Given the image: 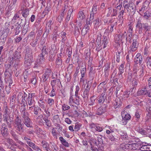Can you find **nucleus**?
<instances>
[{
  "mask_svg": "<svg viewBox=\"0 0 151 151\" xmlns=\"http://www.w3.org/2000/svg\"><path fill=\"white\" fill-rule=\"evenodd\" d=\"M141 141L138 138H133L129 140L128 143L122 144L120 146L117 151H125L124 149L136 150L140 148Z\"/></svg>",
  "mask_w": 151,
  "mask_h": 151,
  "instance_id": "obj_1",
  "label": "nucleus"
},
{
  "mask_svg": "<svg viewBox=\"0 0 151 151\" xmlns=\"http://www.w3.org/2000/svg\"><path fill=\"white\" fill-rule=\"evenodd\" d=\"M22 117L24 119L23 122L26 126L28 127H32V123L29 117L28 113L26 111L24 112Z\"/></svg>",
  "mask_w": 151,
  "mask_h": 151,
  "instance_id": "obj_2",
  "label": "nucleus"
},
{
  "mask_svg": "<svg viewBox=\"0 0 151 151\" xmlns=\"http://www.w3.org/2000/svg\"><path fill=\"white\" fill-rule=\"evenodd\" d=\"M25 59V61L24 63L25 66L26 67L30 66L33 61L32 53L30 50L29 54L27 53L26 55Z\"/></svg>",
  "mask_w": 151,
  "mask_h": 151,
  "instance_id": "obj_3",
  "label": "nucleus"
},
{
  "mask_svg": "<svg viewBox=\"0 0 151 151\" xmlns=\"http://www.w3.org/2000/svg\"><path fill=\"white\" fill-rule=\"evenodd\" d=\"M79 97L78 96H74L70 95L69 100V103L70 105H71L73 103L77 105L79 104Z\"/></svg>",
  "mask_w": 151,
  "mask_h": 151,
  "instance_id": "obj_4",
  "label": "nucleus"
},
{
  "mask_svg": "<svg viewBox=\"0 0 151 151\" xmlns=\"http://www.w3.org/2000/svg\"><path fill=\"white\" fill-rule=\"evenodd\" d=\"M122 119L120 123L122 125H126L127 122V121L130 119V115L127 112L125 111H122L121 113Z\"/></svg>",
  "mask_w": 151,
  "mask_h": 151,
  "instance_id": "obj_5",
  "label": "nucleus"
},
{
  "mask_svg": "<svg viewBox=\"0 0 151 151\" xmlns=\"http://www.w3.org/2000/svg\"><path fill=\"white\" fill-rule=\"evenodd\" d=\"M138 95H145L149 97H151V90L147 91L145 88H144L139 90L137 92Z\"/></svg>",
  "mask_w": 151,
  "mask_h": 151,
  "instance_id": "obj_6",
  "label": "nucleus"
},
{
  "mask_svg": "<svg viewBox=\"0 0 151 151\" xmlns=\"http://www.w3.org/2000/svg\"><path fill=\"white\" fill-rule=\"evenodd\" d=\"M140 150L143 151L151 150V146L148 145L147 143L142 142L141 141Z\"/></svg>",
  "mask_w": 151,
  "mask_h": 151,
  "instance_id": "obj_7",
  "label": "nucleus"
},
{
  "mask_svg": "<svg viewBox=\"0 0 151 151\" xmlns=\"http://www.w3.org/2000/svg\"><path fill=\"white\" fill-rule=\"evenodd\" d=\"M44 56L42 54H40L37 60V61L35 63L34 68H36L40 66L44 62Z\"/></svg>",
  "mask_w": 151,
  "mask_h": 151,
  "instance_id": "obj_8",
  "label": "nucleus"
},
{
  "mask_svg": "<svg viewBox=\"0 0 151 151\" xmlns=\"http://www.w3.org/2000/svg\"><path fill=\"white\" fill-rule=\"evenodd\" d=\"M91 24L89 23V22H86L82 30V33L83 35H85L88 32L90 29Z\"/></svg>",
  "mask_w": 151,
  "mask_h": 151,
  "instance_id": "obj_9",
  "label": "nucleus"
},
{
  "mask_svg": "<svg viewBox=\"0 0 151 151\" xmlns=\"http://www.w3.org/2000/svg\"><path fill=\"white\" fill-rule=\"evenodd\" d=\"M15 126L17 128V130L21 131L22 130V125L21 124V120L19 119H17L15 122Z\"/></svg>",
  "mask_w": 151,
  "mask_h": 151,
  "instance_id": "obj_10",
  "label": "nucleus"
},
{
  "mask_svg": "<svg viewBox=\"0 0 151 151\" xmlns=\"http://www.w3.org/2000/svg\"><path fill=\"white\" fill-rule=\"evenodd\" d=\"M27 5L23 4V6L21 7V10L22 11V14L24 17H26L29 13V10L26 8Z\"/></svg>",
  "mask_w": 151,
  "mask_h": 151,
  "instance_id": "obj_11",
  "label": "nucleus"
},
{
  "mask_svg": "<svg viewBox=\"0 0 151 151\" xmlns=\"http://www.w3.org/2000/svg\"><path fill=\"white\" fill-rule=\"evenodd\" d=\"M32 94H29L26 102L29 106H31L34 103L35 101L32 99Z\"/></svg>",
  "mask_w": 151,
  "mask_h": 151,
  "instance_id": "obj_12",
  "label": "nucleus"
},
{
  "mask_svg": "<svg viewBox=\"0 0 151 151\" xmlns=\"http://www.w3.org/2000/svg\"><path fill=\"white\" fill-rule=\"evenodd\" d=\"M147 110L148 112L147 116L151 118V101L149 100L147 102Z\"/></svg>",
  "mask_w": 151,
  "mask_h": 151,
  "instance_id": "obj_13",
  "label": "nucleus"
},
{
  "mask_svg": "<svg viewBox=\"0 0 151 151\" xmlns=\"http://www.w3.org/2000/svg\"><path fill=\"white\" fill-rule=\"evenodd\" d=\"M94 24V28L96 29H98L99 27L102 24V22L101 19L98 18L95 21Z\"/></svg>",
  "mask_w": 151,
  "mask_h": 151,
  "instance_id": "obj_14",
  "label": "nucleus"
},
{
  "mask_svg": "<svg viewBox=\"0 0 151 151\" xmlns=\"http://www.w3.org/2000/svg\"><path fill=\"white\" fill-rule=\"evenodd\" d=\"M51 73V71L49 69L46 70L45 73L42 76V78L44 81H45L49 77Z\"/></svg>",
  "mask_w": 151,
  "mask_h": 151,
  "instance_id": "obj_15",
  "label": "nucleus"
},
{
  "mask_svg": "<svg viewBox=\"0 0 151 151\" xmlns=\"http://www.w3.org/2000/svg\"><path fill=\"white\" fill-rule=\"evenodd\" d=\"M1 133L3 136L7 134L8 133L6 125L4 124H2V128L1 129Z\"/></svg>",
  "mask_w": 151,
  "mask_h": 151,
  "instance_id": "obj_16",
  "label": "nucleus"
},
{
  "mask_svg": "<svg viewBox=\"0 0 151 151\" xmlns=\"http://www.w3.org/2000/svg\"><path fill=\"white\" fill-rule=\"evenodd\" d=\"M68 8V9L67 11L68 12L66 18V19L67 21H69L70 20L71 14L73 11V9L71 6H69Z\"/></svg>",
  "mask_w": 151,
  "mask_h": 151,
  "instance_id": "obj_17",
  "label": "nucleus"
},
{
  "mask_svg": "<svg viewBox=\"0 0 151 151\" xmlns=\"http://www.w3.org/2000/svg\"><path fill=\"white\" fill-rule=\"evenodd\" d=\"M138 47L137 42L136 40H134L130 46V50L132 51H135Z\"/></svg>",
  "mask_w": 151,
  "mask_h": 151,
  "instance_id": "obj_18",
  "label": "nucleus"
},
{
  "mask_svg": "<svg viewBox=\"0 0 151 151\" xmlns=\"http://www.w3.org/2000/svg\"><path fill=\"white\" fill-rule=\"evenodd\" d=\"M59 140L60 141L61 143L65 147H68L69 146V145L68 143L62 137H60L59 138Z\"/></svg>",
  "mask_w": 151,
  "mask_h": 151,
  "instance_id": "obj_19",
  "label": "nucleus"
},
{
  "mask_svg": "<svg viewBox=\"0 0 151 151\" xmlns=\"http://www.w3.org/2000/svg\"><path fill=\"white\" fill-rule=\"evenodd\" d=\"M106 109L105 107H101L97 109L96 112V114L99 115H101L103 113L105 112Z\"/></svg>",
  "mask_w": 151,
  "mask_h": 151,
  "instance_id": "obj_20",
  "label": "nucleus"
},
{
  "mask_svg": "<svg viewBox=\"0 0 151 151\" xmlns=\"http://www.w3.org/2000/svg\"><path fill=\"white\" fill-rule=\"evenodd\" d=\"M136 7L135 5L131 3L130 4L129 6L127 8V11L130 12H134L136 10Z\"/></svg>",
  "mask_w": 151,
  "mask_h": 151,
  "instance_id": "obj_21",
  "label": "nucleus"
},
{
  "mask_svg": "<svg viewBox=\"0 0 151 151\" xmlns=\"http://www.w3.org/2000/svg\"><path fill=\"white\" fill-rule=\"evenodd\" d=\"M118 132L123 139H125L127 138V134L125 132L119 130Z\"/></svg>",
  "mask_w": 151,
  "mask_h": 151,
  "instance_id": "obj_22",
  "label": "nucleus"
},
{
  "mask_svg": "<svg viewBox=\"0 0 151 151\" xmlns=\"http://www.w3.org/2000/svg\"><path fill=\"white\" fill-rule=\"evenodd\" d=\"M69 6L65 5V6L64 8L62 10L60 14V15L62 17H64L65 14V13L66 11H67L68 9Z\"/></svg>",
  "mask_w": 151,
  "mask_h": 151,
  "instance_id": "obj_23",
  "label": "nucleus"
},
{
  "mask_svg": "<svg viewBox=\"0 0 151 151\" xmlns=\"http://www.w3.org/2000/svg\"><path fill=\"white\" fill-rule=\"evenodd\" d=\"M104 95L105 94L104 93H102L99 96L98 100V102L99 103H103L104 102L105 99Z\"/></svg>",
  "mask_w": 151,
  "mask_h": 151,
  "instance_id": "obj_24",
  "label": "nucleus"
},
{
  "mask_svg": "<svg viewBox=\"0 0 151 151\" xmlns=\"http://www.w3.org/2000/svg\"><path fill=\"white\" fill-rule=\"evenodd\" d=\"M78 17L80 19L82 20L85 18V15L82 11H80L79 12Z\"/></svg>",
  "mask_w": 151,
  "mask_h": 151,
  "instance_id": "obj_25",
  "label": "nucleus"
},
{
  "mask_svg": "<svg viewBox=\"0 0 151 151\" xmlns=\"http://www.w3.org/2000/svg\"><path fill=\"white\" fill-rule=\"evenodd\" d=\"M130 93V92L129 91H126L124 92L123 95V98L125 99L129 97V95Z\"/></svg>",
  "mask_w": 151,
  "mask_h": 151,
  "instance_id": "obj_26",
  "label": "nucleus"
},
{
  "mask_svg": "<svg viewBox=\"0 0 151 151\" xmlns=\"http://www.w3.org/2000/svg\"><path fill=\"white\" fill-rule=\"evenodd\" d=\"M136 27L139 30V34L141 33L142 30V24L139 22H138L136 25Z\"/></svg>",
  "mask_w": 151,
  "mask_h": 151,
  "instance_id": "obj_27",
  "label": "nucleus"
},
{
  "mask_svg": "<svg viewBox=\"0 0 151 151\" xmlns=\"http://www.w3.org/2000/svg\"><path fill=\"white\" fill-rule=\"evenodd\" d=\"M122 40V36L120 35H118L115 37V41L116 43H118Z\"/></svg>",
  "mask_w": 151,
  "mask_h": 151,
  "instance_id": "obj_28",
  "label": "nucleus"
},
{
  "mask_svg": "<svg viewBox=\"0 0 151 151\" xmlns=\"http://www.w3.org/2000/svg\"><path fill=\"white\" fill-rule=\"evenodd\" d=\"M6 82L7 83H9V86H11L12 83V75L11 74H10V75L9 76V78L7 79V81Z\"/></svg>",
  "mask_w": 151,
  "mask_h": 151,
  "instance_id": "obj_29",
  "label": "nucleus"
},
{
  "mask_svg": "<svg viewBox=\"0 0 151 151\" xmlns=\"http://www.w3.org/2000/svg\"><path fill=\"white\" fill-rule=\"evenodd\" d=\"M146 61L148 67H151V58L147 57L146 59Z\"/></svg>",
  "mask_w": 151,
  "mask_h": 151,
  "instance_id": "obj_30",
  "label": "nucleus"
},
{
  "mask_svg": "<svg viewBox=\"0 0 151 151\" xmlns=\"http://www.w3.org/2000/svg\"><path fill=\"white\" fill-rule=\"evenodd\" d=\"M60 36L62 37V41L63 42H64L65 41L66 38L65 37L66 33L64 32H62L60 34Z\"/></svg>",
  "mask_w": 151,
  "mask_h": 151,
  "instance_id": "obj_31",
  "label": "nucleus"
},
{
  "mask_svg": "<svg viewBox=\"0 0 151 151\" xmlns=\"http://www.w3.org/2000/svg\"><path fill=\"white\" fill-rule=\"evenodd\" d=\"M9 111L8 109L6 108L5 109V110L4 112V119H6V121L7 120H6L8 116L9 115Z\"/></svg>",
  "mask_w": 151,
  "mask_h": 151,
  "instance_id": "obj_32",
  "label": "nucleus"
},
{
  "mask_svg": "<svg viewBox=\"0 0 151 151\" xmlns=\"http://www.w3.org/2000/svg\"><path fill=\"white\" fill-rule=\"evenodd\" d=\"M86 69L85 68H83L81 69V72L82 78H83L85 76L86 73Z\"/></svg>",
  "mask_w": 151,
  "mask_h": 151,
  "instance_id": "obj_33",
  "label": "nucleus"
},
{
  "mask_svg": "<svg viewBox=\"0 0 151 151\" xmlns=\"http://www.w3.org/2000/svg\"><path fill=\"white\" fill-rule=\"evenodd\" d=\"M142 60V57H141L140 58H135L134 59V62L136 64L138 63H140L141 64Z\"/></svg>",
  "mask_w": 151,
  "mask_h": 151,
  "instance_id": "obj_34",
  "label": "nucleus"
},
{
  "mask_svg": "<svg viewBox=\"0 0 151 151\" xmlns=\"http://www.w3.org/2000/svg\"><path fill=\"white\" fill-rule=\"evenodd\" d=\"M124 11L123 9L119 13V15L118 16L120 20H122L123 18V15L124 14Z\"/></svg>",
  "mask_w": 151,
  "mask_h": 151,
  "instance_id": "obj_35",
  "label": "nucleus"
},
{
  "mask_svg": "<svg viewBox=\"0 0 151 151\" xmlns=\"http://www.w3.org/2000/svg\"><path fill=\"white\" fill-rule=\"evenodd\" d=\"M93 15H92V14H91L90 15V17L89 19H88L86 21V22H89V23L91 24L92 21L93 20Z\"/></svg>",
  "mask_w": 151,
  "mask_h": 151,
  "instance_id": "obj_36",
  "label": "nucleus"
},
{
  "mask_svg": "<svg viewBox=\"0 0 151 151\" xmlns=\"http://www.w3.org/2000/svg\"><path fill=\"white\" fill-rule=\"evenodd\" d=\"M129 4L127 0H125L124 1V6L125 9H127L130 5Z\"/></svg>",
  "mask_w": 151,
  "mask_h": 151,
  "instance_id": "obj_37",
  "label": "nucleus"
},
{
  "mask_svg": "<svg viewBox=\"0 0 151 151\" xmlns=\"http://www.w3.org/2000/svg\"><path fill=\"white\" fill-rule=\"evenodd\" d=\"M124 65L122 64L119 67V73L120 74H122L124 72Z\"/></svg>",
  "mask_w": 151,
  "mask_h": 151,
  "instance_id": "obj_38",
  "label": "nucleus"
},
{
  "mask_svg": "<svg viewBox=\"0 0 151 151\" xmlns=\"http://www.w3.org/2000/svg\"><path fill=\"white\" fill-rule=\"evenodd\" d=\"M47 102L50 106H51L54 104V100L52 99L49 98L48 99Z\"/></svg>",
  "mask_w": 151,
  "mask_h": 151,
  "instance_id": "obj_39",
  "label": "nucleus"
},
{
  "mask_svg": "<svg viewBox=\"0 0 151 151\" xmlns=\"http://www.w3.org/2000/svg\"><path fill=\"white\" fill-rule=\"evenodd\" d=\"M106 128H108L110 130V131L112 132V133L114 132V130H115L116 129L114 127V126H108L106 127Z\"/></svg>",
  "mask_w": 151,
  "mask_h": 151,
  "instance_id": "obj_40",
  "label": "nucleus"
},
{
  "mask_svg": "<svg viewBox=\"0 0 151 151\" xmlns=\"http://www.w3.org/2000/svg\"><path fill=\"white\" fill-rule=\"evenodd\" d=\"M44 119L45 121V123L47 126L49 127H50V121H49L47 118H44Z\"/></svg>",
  "mask_w": 151,
  "mask_h": 151,
  "instance_id": "obj_41",
  "label": "nucleus"
},
{
  "mask_svg": "<svg viewBox=\"0 0 151 151\" xmlns=\"http://www.w3.org/2000/svg\"><path fill=\"white\" fill-rule=\"evenodd\" d=\"M94 96H93L91 97L90 98L91 101L90 102V104L91 105H92L95 103V98H94Z\"/></svg>",
  "mask_w": 151,
  "mask_h": 151,
  "instance_id": "obj_42",
  "label": "nucleus"
},
{
  "mask_svg": "<svg viewBox=\"0 0 151 151\" xmlns=\"http://www.w3.org/2000/svg\"><path fill=\"white\" fill-rule=\"evenodd\" d=\"M70 108L69 106L67 105L64 104L62 106V109L64 111H66L68 110Z\"/></svg>",
  "mask_w": 151,
  "mask_h": 151,
  "instance_id": "obj_43",
  "label": "nucleus"
},
{
  "mask_svg": "<svg viewBox=\"0 0 151 151\" xmlns=\"http://www.w3.org/2000/svg\"><path fill=\"white\" fill-rule=\"evenodd\" d=\"M59 120V118L58 115H55L53 117V120L54 122L56 123L58 122Z\"/></svg>",
  "mask_w": 151,
  "mask_h": 151,
  "instance_id": "obj_44",
  "label": "nucleus"
},
{
  "mask_svg": "<svg viewBox=\"0 0 151 151\" xmlns=\"http://www.w3.org/2000/svg\"><path fill=\"white\" fill-rule=\"evenodd\" d=\"M14 57L15 58V59H19L20 58L21 55L20 53L19 52H16L14 55Z\"/></svg>",
  "mask_w": 151,
  "mask_h": 151,
  "instance_id": "obj_45",
  "label": "nucleus"
},
{
  "mask_svg": "<svg viewBox=\"0 0 151 151\" xmlns=\"http://www.w3.org/2000/svg\"><path fill=\"white\" fill-rule=\"evenodd\" d=\"M120 52H117L116 53V60L117 62H119L120 60Z\"/></svg>",
  "mask_w": 151,
  "mask_h": 151,
  "instance_id": "obj_46",
  "label": "nucleus"
},
{
  "mask_svg": "<svg viewBox=\"0 0 151 151\" xmlns=\"http://www.w3.org/2000/svg\"><path fill=\"white\" fill-rule=\"evenodd\" d=\"M80 90V88L78 85L76 86L75 96H78V92Z\"/></svg>",
  "mask_w": 151,
  "mask_h": 151,
  "instance_id": "obj_47",
  "label": "nucleus"
},
{
  "mask_svg": "<svg viewBox=\"0 0 151 151\" xmlns=\"http://www.w3.org/2000/svg\"><path fill=\"white\" fill-rule=\"evenodd\" d=\"M81 126V125L80 124H76L74 127V129L76 131H78L80 129Z\"/></svg>",
  "mask_w": 151,
  "mask_h": 151,
  "instance_id": "obj_48",
  "label": "nucleus"
},
{
  "mask_svg": "<svg viewBox=\"0 0 151 151\" xmlns=\"http://www.w3.org/2000/svg\"><path fill=\"white\" fill-rule=\"evenodd\" d=\"M56 63L58 65H60L62 64V61L60 58H58L56 60Z\"/></svg>",
  "mask_w": 151,
  "mask_h": 151,
  "instance_id": "obj_49",
  "label": "nucleus"
},
{
  "mask_svg": "<svg viewBox=\"0 0 151 151\" xmlns=\"http://www.w3.org/2000/svg\"><path fill=\"white\" fill-rule=\"evenodd\" d=\"M109 11H108V13L107 14V16L108 17L110 16V15L111 16V14L112 13V8H108Z\"/></svg>",
  "mask_w": 151,
  "mask_h": 151,
  "instance_id": "obj_50",
  "label": "nucleus"
},
{
  "mask_svg": "<svg viewBox=\"0 0 151 151\" xmlns=\"http://www.w3.org/2000/svg\"><path fill=\"white\" fill-rule=\"evenodd\" d=\"M56 83V80L55 79L53 80H52L51 82V84L52 86V88H54V86H55Z\"/></svg>",
  "mask_w": 151,
  "mask_h": 151,
  "instance_id": "obj_51",
  "label": "nucleus"
},
{
  "mask_svg": "<svg viewBox=\"0 0 151 151\" xmlns=\"http://www.w3.org/2000/svg\"><path fill=\"white\" fill-rule=\"evenodd\" d=\"M95 129L99 132L102 131L103 129L102 127L99 126H96Z\"/></svg>",
  "mask_w": 151,
  "mask_h": 151,
  "instance_id": "obj_52",
  "label": "nucleus"
},
{
  "mask_svg": "<svg viewBox=\"0 0 151 151\" xmlns=\"http://www.w3.org/2000/svg\"><path fill=\"white\" fill-rule=\"evenodd\" d=\"M55 95V92L54 88H52V90L50 93V95L51 96H54Z\"/></svg>",
  "mask_w": 151,
  "mask_h": 151,
  "instance_id": "obj_53",
  "label": "nucleus"
},
{
  "mask_svg": "<svg viewBox=\"0 0 151 151\" xmlns=\"http://www.w3.org/2000/svg\"><path fill=\"white\" fill-rule=\"evenodd\" d=\"M65 122L67 124H70L72 123V121L68 118H66L65 120Z\"/></svg>",
  "mask_w": 151,
  "mask_h": 151,
  "instance_id": "obj_54",
  "label": "nucleus"
},
{
  "mask_svg": "<svg viewBox=\"0 0 151 151\" xmlns=\"http://www.w3.org/2000/svg\"><path fill=\"white\" fill-rule=\"evenodd\" d=\"M117 11L116 9H113V12L111 14V16H114L116 15L117 13Z\"/></svg>",
  "mask_w": 151,
  "mask_h": 151,
  "instance_id": "obj_55",
  "label": "nucleus"
},
{
  "mask_svg": "<svg viewBox=\"0 0 151 151\" xmlns=\"http://www.w3.org/2000/svg\"><path fill=\"white\" fill-rule=\"evenodd\" d=\"M90 143L91 145H92L94 144H96V140L94 138H91L90 140Z\"/></svg>",
  "mask_w": 151,
  "mask_h": 151,
  "instance_id": "obj_56",
  "label": "nucleus"
},
{
  "mask_svg": "<svg viewBox=\"0 0 151 151\" xmlns=\"http://www.w3.org/2000/svg\"><path fill=\"white\" fill-rule=\"evenodd\" d=\"M116 9L117 10H119L121 11L122 9H123V7H122V5L121 4H120L119 5L117 6L116 7Z\"/></svg>",
  "mask_w": 151,
  "mask_h": 151,
  "instance_id": "obj_57",
  "label": "nucleus"
},
{
  "mask_svg": "<svg viewBox=\"0 0 151 151\" xmlns=\"http://www.w3.org/2000/svg\"><path fill=\"white\" fill-rule=\"evenodd\" d=\"M27 144L29 145L31 147H33L34 146L35 144L32 142L29 141H27Z\"/></svg>",
  "mask_w": 151,
  "mask_h": 151,
  "instance_id": "obj_58",
  "label": "nucleus"
},
{
  "mask_svg": "<svg viewBox=\"0 0 151 151\" xmlns=\"http://www.w3.org/2000/svg\"><path fill=\"white\" fill-rule=\"evenodd\" d=\"M150 14L149 12H146L144 16L147 19L150 16Z\"/></svg>",
  "mask_w": 151,
  "mask_h": 151,
  "instance_id": "obj_59",
  "label": "nucleus"
},
{
  "mask_svg": "<svg viewBox=\"0 0 151 151\" xmlns=\"http://www.w3.org/2000/svg\"><path fill=\"white\" fill-rule=\"evenodd\" d=\"M108 43V40L107 39L105 40L103 42V44H104V48H105L107 44Z\"/></svg>",
  "mask_w": 151,
  "mask_h": 151,
  "instance_id": "obj_60",
  "label": "nucleus"
},
{
  "mask_svg": "<svg viewBox=\"0 0 151 151\" xmlns=\"http://www.w3.org/2000/svg\"><path fill=\"white\" fill-rule=\"evenodd\" d=\"M50 10V9L49 7H46L44 10V11L43 12V13H45V14H47Z\"/></svg>",
  "mask_w": 151,
  "mask_h": 151,
  "instance_id": "obj_61",
  "label": "nucleus"
},
{
  "mask_svg": "<svg viewBox=\"0 0 151 151\" xmlns=\"http://www.w3.org/2000/svg\"><path fill=\"white\" fill-rule=\"evenodd\" d=\"M76 27H79L81 30V27L82 26V23L81 22H78L76 24Z\"/></svg>",
  "mask_w": 151,
  "mask_h": 151,
  "instance_id": "obj_62",
  "label": "nucleus"
},
{
  "mask_svg": "<svg viewBox=\"0 0 151 151\" xmlns=\"http://www.w3.org/2000/svg\"><path fill=\"white\" fill-rule=\"evenodd\" d=\"M129 32L130 33H132V29H133V27H132V25L130 24L129 25Z\"/></svg>",
  "mask_w": 151,
  "mask_h": 151,
  "instance_id": "obj_63",
  "label": "nucleus"
},
{
  "mask_svg": "<svg viewBox=\"0 0 151 151\" xmlns=\"http://www.w3.org/2000/svg\"><path fill=\"white\" fill-rule=\"evenodd\" d=\"M97 11L96 7L95 6H93L92 9V12L93 14L95 13Z\"/></svg>",
  "mask_w": 151,
  "mask_h": 151,
  "instance_id": "obj_64",
  "label": "nucleus"
}]
</instances>
